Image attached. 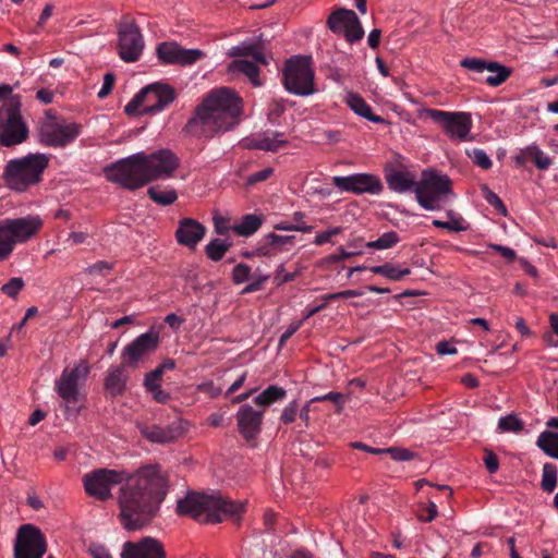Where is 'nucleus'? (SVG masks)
<instances>
[{
	"label": "nucleus",
	"mask_w": 558,
	"mask_h": 558,
	"mask_svg": "<svg viewBox=\"0 0 558 558\" xmlns=\"http://www.w3.org/2000/svg\"><path fill=\"white\" fill-rule=\"evenodd\" d=\"M88 496L105 501L112 497V488H120L118 504L121 524L128 531L148 525L157 515L169 488L168 473L158 464H148L134 473L98 469L82 478Z\"/></svg>",
	"instance_id": "nucleus-1"
},
{
	"label": "nucleus",
	"mask_w": 558,
	"mask_h": 558,
	"mask_svg": "<svg viewBox=\"0 0 558 558\" xmlns=\"http://www.w3.org/2000/svg\"><path fill=\"white\" fill-rule=\"evenodd\" d=\"M242 110V99L233 89L216 88L196 107L186 123V132L195 137L210 138L230 131L240 123Z\"/></svg>",
	"instance_id": "nucleus-2"
},
{
	"label": "nucleus",
	"mask_w": 558,
	"mask_h": 558,
	"mask_svg": "<svg viewBox=\"0 0 558 558\" xmlns=\"http://www.w3.org/2000/svg\"><path fill=\"white\" fill-rule=\"evenodd\" d=\"M179 166L177 155L165 148L151 154L141 151L121 159L107 167L105 174L111 182L136 190L151 181L172 177Z\"/></svg>",
	"instance_id": "nucleus-3"
},
{
	"label": "nucleus",
	"mask_w": 558,
	"mask_h": 558,
	"mask_svg": "<svg viewBox=\"0 0 558 558\" xmlns=\"http://www.w3.org/2000/svg\"><path fill=\"white\" fill-rule=\"evenodd\" d=\"M244 504L223 498L220 494L189 493L177 502V513L205 523H219L226 518H238Z\"/></svg>",
	"instance_id": "nucleus-4"
},
{
	"label": "nucleus",
	"mask_w": 558,
	"mask_h": 558,
	"mask_svg": "<svg viewBox=\"0 0 558 558\" xmlns=\"http://www.w3.org/2000/svg\"><path fill=\"white\" fill-rule=\"evenodd\" d=\"M48 165L49 158L45 154H28L22 158L9 160L2 178L10 190L25 192L41 181Z\"/></svg>",
	"instance_id": "nucleus-5"
},
{
	"label": "nucleus",
	"mask_w": 558,
	"mask_h": 558,
	"mask_svg": "<svg viewBox=\"0 0 558 558\" xmlns=\"http://www.w3.org/2000/svg\"><path fill=\"white\" fill-rule=\"evenodd\" d=\"M39 216L28 215L20 218H7L0 221V258L7 259L15 245L23 244L38 234L43 228Z\"/></svg>",
	"instance_id": "nucleus-6"
},
{
	"label": "nucleus",
	"mask_w": 558,
	"mask_h": 558,
	"mask_svg": "<svg viewBox=\"0 0 558 558\" xmlns=\"http://www.w3.org/2000/svg\"><path fill=\"white\" fill-rule=\"evenodd\" d=\"M21 98L11 96L0 107V145L13 147L24 143L29 135L27 123L21 113Z\"/></svg>",
	"instance_id": "nucleus-7"
},
{
	"label": "nucleus",
	"mask_w": 558,
	"mask_h": 558,
	"mask_svg": "<svg viewBox=\"0 0 558 558\" xmlns=\"http://www.w3.org/2000/svg\"><path fill=\"white\" fill-rule=\"evenodd\" d=\"M452 194V182L447 174L433 169L422 172L421 181L415 186L417 203L426 210H439L447 197Z\"/></svg>",
	"instance_id": "nucleus-8"
},
{
	"label": "nucleus",
	"mask_w": 558,
	"mask_h": 558,
	"mask_svg": "<svg viewBox=\"0 0 558 558\" xmlns=\"http://www.w3.org/2000/svg\"><path fill=\"white\" fill-rule=\"evenodd\" d=\"M175 99L174 89L162 83H154L142 88L125 106L129 116L157 113L166 109Z\"/></svg>",
	"instance_id": "nucleus-9"
},
{
	"label": "nucleus",
	"mask_w": 558,
	"mask_h": 558,
	"mask_svg": "<svg viewBox=\"0 0 558 558\" xmlns=\"http://www.w3.org/2000/svg\"><path fill=\"white\" fill-rule=\"evenodd\" d=\"M283 85L289 93L298 96L314 94V71L311 66V58L294 56L287 60L283 68Z\"/></svg>",
	"instance_id": "nucleus-10"
},
{
	"label": "nucleus",
	"mask_w": 558,
	"mask_h": 558,
	"mask_svg": "<svg viewBox=\"0 0 558 558\" xmlns=\"http://www.w3.org/2000/svg\"><path fill=\"white\" fill-rule=\"evenodd\" d=\"M422 114L439 124L453 141L469 142L473 138L471 135L473 123L469 112H450L426 108L422 110Z\"/></svg>",
	"instance_id": "nucleus-11"
},
{
	"label": "nucleus",
	"mask_w": 558,
	"mask_h": 558,
	"mask_svg": "<svg viewBox=\"0 0 558 558\" xmlns=\"http://www.w3.org/2000/svg\"><path fill=\"white\" fill-rule=\"evenodd\" d=\"M81 124L66 123L47 114L40 122L38 133L40 142L52 147H63L81 134Z\"/></svg>",
	"instance_id": "nucleus-12"
},
{
	"label": "nucleus",
	"mask_w": 558,
	"mask_h": 558,
	"mask_svg": "<svg viewBox=\"0 0 558 558\" xmlns=\"http://www.w3.org/2000/svg\"><path fill=\"white\" fill-rule=\"evenodd\" d=\"M89 374V365L82 360L72 369L64 368L61 376L54 383V390L64 402L65 413L69 414L70 404L78 401V384L84 381Z\"/></svg>",
	"instance_id": "nucleus-13"
},
{
	"label": "nucleus",
	"mask_w": 558,
	"mask_h": 558,
	"mask_svg": "<svg viewBox=\"0 0 558 558\" xmlns=\"http://www.w3.org/2000/svg\"><path fill=\"white\" fill-rule=\"evenodd\" d=\"M144 49V38L133 19L125 17L118 25V53L125 62H135Z\"/></svg>",
	"instance_id": "nucleus-14"
},
{
	"label": "nucleus",
	"mask_w": 558,
	"mask_h": 558,
	"mask_svg": "<svg viewBox=\"0 0 558 558\" xmlns=\"http://www.w3.org/2000/svg\"><path fill=\"white\" fill-rule=\"evenodd\" d=\"M160 343L159 333L149 330L136 337L125 345L121 352V362L125 367L136 368L158 349Z\"/></svg>",
	"instance_id": "nucleus-15"
},
{
	"label": "nucleus",
	"mask_w": 558,
	"mask_h": 558,
	"mask_svg": "<svg viewBox=\"0 0 558 558\" xmlns=\"http://www.w3.org/2000/svg\"><path fill=\"white\" fill-rule=\"evenodd\" d=\"M46 550V537L38 527L32 524L20 526L13 546V558H43Z\"/></svg>",
	"instance_id": "nucleus-16"
},
{
	"label": "nucleus",
	"mask_w": 558,
	"mask_h": 558,
	"mask_svg": "<svg viewBox=\"0 0 558 558\" xmlns=\"http://www.w3.org/2000/svg\"><path fill=\"white\" fill-rule=\"evenodd\" d=\"M332 184L343 192H351L356 195L371 194L379 195L384 190L380 178L373 173H354L345 177H333Z\"/></svg>",
	"instance_id": "nucleus-17"
},
{
	"label": "nucleus",
	"mask_w": 558,
	"mask_h": 558,
	"mask_svg": "<svg viewBox=\"0 0 558 558\" xmlns=\"http://www.w3.org/2000/svg\"><path fill=\"white\" fill-rule=\"evenodd\" d=\"M327 25L335 34L343 35L351 44L364 36V29L353 10L341 8L333 11L327 20Z\"/></svg>",
	"instance_id": "nucleus-18"
},
{
	"label": "nucleus",
	"mask_w": 558,
	"mask_h": 558,
	"mask_svg": "<svg viewBox=\"0 0 558 558\" xmlns=\"http://www.w3.org/2000/svg\"><path fill=\"white\" fill-rule=\"evenodd\" d=\"M158 58L167 64L189 65L204 57L199 49H184L173 41L161 43L157 46Z\"/></svg>",
	"instance_id": "nucleus-19"
},
{
	"label": "nucleus",
	"mask_w": 558,
	"mask_h": 558,
	"mask_svg": "<svg viewBox=\"0 0 558 558\" xmlns=\"http://www.w3.org/2000/svg\"><path fill=\"white\" fill-rule=\"evenodd\" d=\"M462 68H465L474 73L482 74L487 71L489 74L486 76L485 82L489 86L501 85L511 74V70L498 62H486L477 58H465L460 62Z\"/></svg>",
	"instance_id": "nucleus-20"
},
{
	"label": "nucleus",
	"mask_w": 558,
	"mask_h": 558,
	"mask_svg": "<svg viewBox=\"0 0 558 558\" xmlns=\"http://www.w3.org/2000/svg\"><path fill=\"white\" fill-rule=\"evenodd\" d=\"M187 430V423L177 418L169 425L142 426L141 434L144 438L155 444H168L182 437Z\"/></svg>",
	"instance_id": "nucleus-21"
},
{
	"label": "nucleus",
	"mask_w": 558,
	"mask_h": 558,
	"mask_svg": "<svg viewBox=\"0 0 558 558\" xmlns=\"http://www.w3.org/2000/svg\"><path fill=\"white\" fill-rule=\"evenodd\" d=\"M264 410H254L250 404L239 408L235 418L239 433L247 441L254 440L262 430Z\"/></svg>",
	"instance_id": "nucleus-22"
},
{
	"label": "nucleus",
	"mask_w": 558,
	"mask_h": 558,
	"mask_svg": "<svg viewBox=\"0 0 558 558\" xmlns=\"http://www.w3.org/2000/svg\"><path fill=\"white\" fill-rule=\"evenodd\" d=\"M121 558H166V551L158 539L147 536L136 543H124Z\"/></svg>",
	"instance_id": "nucleus-23"
},
{
	"label": "nucleus",
	"mask_w": 558,
	"mask_h": 558,
	"mask_svg": "<svg viewBox=\"0 0 558 558\" xmlns=\"http://www.w3.org/2000/svg\"><path fill=\"white\" fill-rule=\"evenodd\" d=\"M206 228L199 221L193 218H183L179 221L175 230V239L179 244L195 248L203 240Z\"/></svg>",
	"instance_id": "nucleus-24"
},
{
	"label": "nucleus",
	"mask_w": 558,
	"mask_h": 558,
	"mask_svg": "<svg viewBox=\"0 0 558 558\" xmlns=\"http://www.w3.org/2000/svg\"><path fill=\"white\" fill-rule=\"evenodd\" d=\"M286 144L287 140L278 132L259 133L244 141L245 147L265 151H277Z\"/></svg>",
	"instance_id": "nucleus-25"
},
{
	"label": "nucleus",
	"mask_w": 558,
	"mask_h": 558,
	"mask_svg": "<svg viewBox=\"0 0 558 558\" xmlns=\"http://www.w3.org/2000/svg\"><path fill=\"white\" fill-rule=\"evenodd\" d=\"M385 179L388 187L397 193H405L411 190L415 192V186L417 185L415 175L407 170L391 169L386 171Z\"/></svg>",
	"instance_id": "nucleus-26"
},
{
	"label": "nucleus",
	"mask_w": 558,
	"mask_h": 558,
	"mask_svg": "<svg viewBox=\"0 0 558 558\" xmlns=\"http://www.w3.org/2000/svg\"><path fill=\"white\" fill-rule=\"evenodd\" d=\"M529 161H533L539 170H546L553 165L551 158L537 145L526 146L514 156V162L518 167H523Z\"/></svg>",
	"instance_id": "nucleus-27"
},
{
	"label": "nucleus",
	"mask_w": 558,
	"mask_h": 558,
	"mask_svg": "<svg viewBox=\"0 0 558 558\" xmlns=\"http://www.w3.org/2000/svg\"><path fill=\"white\" fill-rule=\"evenodd\" d=\"M128 377L124 374L123 365L110 366L107 371L104 388L111 397L121 396L126 388Z\"/></svg>",
	"instance_id": "nucleus-28"
},
{
	"label": "nucleus",
	"mask_w": 558,
	"mask_h": 558,
	"mask_svg": "<svg viewBox=\"0 0 558 558\" xmlns=\"http://www.w3.org/2000/svg\"><path fill=\"white\" fill-rule=\"evenodd\" d=\"M229 57H252L253 60L260 64H266L267 60L264 53V47L259 41L245 40L233 46L228 51Z\"/></svg>",
	"instance_id": "nucleus-29"
},
{
	"label": "nucleus",
	"mask_w": 558,
	"mask_h": 558,
	"mask_svg": "<svg viewBox=\"0 0 558 558\" xmlns=\"http://www.w3.org/2000/svg\"><path fill=\"white\" fill-rule=\"evenodd\" d=\"M345 104L354 113L364 119H367L371 122H385L384 118L373 113L371 106L367 105V102L359 94L352 92L348 93L345 97Z\"/></svg>",
	"instance_id": "nucleus-30"
},
{
	"label": "nucleus",
	"mask_w": 558,
	"mask_h": 558,
	"mask_svg": "<svg viewBox=\"0 0 558 558\" xmlns=\"http://www.w3.org/2000/svg\"><path fill=\"white\" fill-rule=\"evenodd\" d=\"M258 64L260 63L255 60H234L229 64L228 72L230 74L242 73L254 86H260Z\"/></svg>",
	"instance_id": "nucleus-31"
},
{
	"label": "nucleus",
	"mask_w": 558,
	"mask_h": 558,
	"mask_svg": "<svg viewBox=\"0 0 558 558\" xmlns=\"http://www.w3.org/2000/svg\"><path fill=\"white\" fill-rule=\"evenodd\" d=\"M263 223L262 216L255 214L244 215L241 220L232 226V231L240 236H251Z\"/></svg>",
	"instance_id": "nucleus-32"
},
{
	"label": "nucleus",
	"mask_w": 558,
	"mask_h": 558,
	"mask_svg": "<svg viewBox=\"0 0 558 558\" xmlns=\"http://www.w3.org/2000/svg\"><path fill=\"white\" fill-rule=\"evenodd\" d=\"M287 395V391L279 386L271 385L257 395L253 401L256 405L263 408L271 405L272 403L282 400Z\"/></svg>",
	"instance_id": "nucleus-33"
},
{
	"label": "nucleus",
	"mask_w": 558,
	"mask_h": 558,
	"mask_svg": "<svg viewBox=\"0 0 558 558\" xmlns=\"http://www.w3.org/2000/svg\"><path fill=\"white\" fill-rule=\"evenodd\" d=\"M369 270L376 275H381L392 281H399L411 274L410 268H400L399 266H395L389 263L379 266H373L369 268Z\"/></svg>",
	"instance_id": "nucleus-34"
},
{
	"label": "nucleus",
	"mask_w": 558,
	"mask_h": 558,
	"mask_svg": "<svg viewBox=\"0 0 558 558\" xmlns=\"http://www.w3.org/2000/svg\"><path fill=\"white\" fill-rule=\"evenodd\" d=\"M147 193L151 201L162 206L171 205L178 199L177 191L172 187L151 186Z\"/></svg>",
	"instance_id": "nucleus-35"
},
{
	"label": "nucleus",
	"mask_w": 558,
	"mask_h": 558,
	"mask_svg": "<svg viewBox=\"0 0 558 558\" xmlns=\"http://www.w3.org/2000/svg\"><path fill=\"white\" fill-rule=\"evenodd\" d=\"M536 445L548 456L558 459V433L543 432Z\"/></svg>",
	"instance_id": "nucleus-36"
},
{
	"label": "nucleus",
	"mask_w": 558,
	"mask_h": 558,
	"mask_svg": "<svg viewBox=\"0 0 558 558\" xmlns=\"http://www.w3.org/2000/svg\"><path fill=\"white\" fill-rule=\"evenodd\" d=\"M231 243L222 239H214L205 246L207 257L214 262H219L228 252Z\"/></svg>",
	"instance_id": "nucleus-37"
},
{
	"label": "nucleus",
	"mask_w": 558,
	"mask_h": 558,
	"mask_svg": "<svg viewBox=\"0 0 558 558\" xmlns=\"http://www.w3.org/2000/svg\"><path fill=\"white\" fill-rule=\"evenodd\" d=\"M557 485V468L555 464L545 463L542 471V489L553 493Z\"/></svg>",
	"instance_id": "nucleus-38"
},
{
	"label": "nucleus",
	"mask_w": 558,
	"mask_h": 558,
	"mask_svg": "<svg viewBox=\"0 0 558 558\" xmlns=\"http://www.w3.org/2000/svg\"><path fill=\"white\" fill-rule=\"evenodd\" d=\"M267 242L271 246L272 250L276 251H287L289 247L294 245V235H279L276 233H269L267 236Z\"/></svg>",
	"instance_id": "nucleus-39"
},
{
	"label": "nucleus",
	"mask_w": 558,
	"mask_h": 558,
	"mask_svg": "<svg viewBox=\"0 0 558 558\" xmlns=\"http://www.w3.org/2000/svg\"><path fill=\"white\" fill-rule=\"evenodd\" d=\"M399 242V236L395 231L386 232L375 241L366 244L369 248L386 250L390 248Z\"/></svg>",
	"instance_id": "nucleus-40"
},
{
	"label": "nucleus",
	"mask_w": 558,
	"mask_h": 558,
	"mask_svg": "<svg viewBox=\"0 0 558 558\" xmlns=\"http://www.w3.org/2000/svg\"><path fill=\"white\" fill-rule=\"evenodd\" d=\"M498 428L501 432H520L523 429V423L515 415L510 414L499 418Z\"/></svg>",
	"instance_id": "nucleus-41"
},
{
	"label": "nucleus",
	"mask_w": 558,
	"mask_h": 558,
	"mask_svg": "<svg viewBox=\"0 0 558 558\" xmlns=\"http://www.w3.org/2000/svg\"><path fill=\"white\" fill-rule=\"evenodd\" d=\"M468 156L482 169H489L493 165L489 156L483 149L474 148L471 151H468Z\"/></svg>",
	"instance_id": "nucleus-42"
},
{
	"label": "nucleus",
	"mask_w": 558,
	"mask_h": 558,
	"mask_svg": "<svg viewBox=\"0 0 558 558\" xmlns=\"http://www.w3.org/2000/svg\"><path fill=\"white\" fill-rule=\"evenodd\" d=\"M24 288V281L20 277L11 278L5 284L1 287V292L9 298H15Z\"/></svg>",
	"instance_id": "nucleus-43"
},
{
	"label": "nucleus",
	"mask_w": 558,
	"mask_h": 558,
	"mask_svg": "<svg viewBox=\"0 0 558 558\" xmlns=\"http://www.w3.org/2000/svg\"><path fill=\"white\" fill-rule=\"evenodd\" d=\"M251 267L246 264H238L232 270V280L235 284H240L248 280Z\"/></svg>",
	"instance_id": "nucleus-44"
},
{
	"label": "nucleus",
	"mask_w": 558,
	"mask_h": 558,
	"mask_svg": "<svg viewBox=\"0 0 558 558\" xmlns=\"http://www.w3.org/2000/svg\"><path fill=\"white\" fill-rule=\"evenodd\" d=\"M484 198L489 205L495 207L501 215H507V208L502 201L500 199V197L496 193L490 191L488 187L484 189Z\"/></svg>",
	"instance_id": "nucleus-45"
},
{
	"label": "nucleus",
	"mask_w": 558,
	"mask_h": 558,
	"mask_svg": "<svg viewBox=\"0 0 558 558\" xmlns=\"http://www.w3.org/2000/svg\"><path fill=\"white\" fill-rule=\"evenodd\" d=\"M274 229L279 231H300L303 233H310L313 231L314 227L306 223L293 225L287 221H281L279 223H276L274 226Z\"/></svg>",
	"instance_id": "nucleus-46"
},
{
	"label": "nucleus",
	"mask_w": 558,
	"mask_h": 558,
	"mask_svg": "<svg viewBox=\"0 0 558 558\" xmlns=\"http://www.w3.org/2000/svg\"><path fill=\"white\" fill-rule=\"evenodd\" d=\"M342 231H343V229L341 227H332V228L327 229L326 231L318 232L315 235L314 244L315 245L326 244V243L330 242V239L332 236L342 233Z\"/></svg>",
	"instance_id": "nucleus-47"
},
{
	"label": "nucleus",
	"mask_w": 558,
	"mask_h": 558,
	"mask_svg": "<svg viewBox=\"0 0 558 558\" xmlns=\"http://www.w3.org/2000/svg\"><path fill=\"white\" fill-rule=\"evenodd\" d=\"M298 411H299V404L294 400L283 408L281 416H280V421L283 424H290V423L294 422L296 418V415H298Z\"/></svg>",
	"instance_id": "nucleus-48"
},
{
	"label": "nucleus",
	"mask_w": 558,
	"mask_h": 558,
	"mask_svg": "<svg viewBox=\"0 0 558 558\" xmlns=\"http://www.w3.org/2000/svg\"><path fill=\"white\" fill-rule=\"evenodd\" d=\"M386 452L389 453L395 461H410L414 457L411 450L404 448L391 447L386 449Z\"/></svg>",
	"instance_id": "nucleus-49"
},
{
	"label": "nucleus",
	"mask_w": 558,
	"mask_h": 558,
	"mask_svg": "<svg viewBox=\"0 0 558 558\" xmlns=\"http://www.w3.org/2000/svg\"><path fill=\"white\" fill-rule=\"evenodd\" d=\"M230 220L221 215L214 216V227L215 231L219 235L227 234L230 230H232V226L229 225Z\"/></svg>",
	"instance_id": "nucleus-50"
},
{
	"label": "nucleus",
	"mask_w": 558,
	"mask_h": 558,
	"mask_svg": "<svg viewBox=\"0 0 558 558\" xmlns=\"http://www.w3.org/2000/svg\"><path fill=\"white\" fill-rule=\"evenodd\" d=\"M162 377V368H156L153 372L146 374L144 379V386L147 390L153 389L154 387H158L159 381Z\"/></svg>",
	"instance_id": "nucleus-51"
},
{
	"label": "nucleus",
	"mask_w": 558,
	"mask_h": 558,
	"mask_svg": "<svg viewBox=\"0 0 558 558\" xmlns=\"http://www.w3.org/2000/svg\"><path fill=\"white\" fill-rule=\"evenodd\" d=\"M274 173V169L268 167V168H265L260 171H257L253 174H251L248 178H247V181L246 183L248 185H253V184H256L258 182H263V181H266L269 177H271V174Z\"/></svg>",
	"instance_id": "nucleus-52"
},
{
	"label": "nucleus",
	"mask_w": 558,
	"mask_h": 558,
	"mask_svg": "<svg viewBox=\"0 0 558 558\" xmlns=\"http://www.w3.org/2000/svg\"><path fill=\"white\" fill-rule=\"evenodd\" d=\"M114 81H116V78L112 73L105 74L102 86H101L100 90L98 92V97L100 99L106 98L111 93Z\"/></svg>",
	"instance_id": "nucleus-53"
},
{
	"label": "nucleus",
	"mask_w": 558,
	"mask_h": 558,
	"mask_svg": "<svg viewBox=\"0 0 558 558\" xmlns=\"http://www.w3.org/2000/svg\"><path fill=\"white\" fill-rule=\"evenodd\" d=\"M353 255H355V253L348 252L343 247H339L338 248V253H335V254H331V255L327 256L325 258V260L328 264H337V263H340V262H342V260H344L347 258L352 257Z\"/></svg>",
	"instance_id": "nucleus-54"
},
{
	"label": "nucleus",
	"mask_w": 558,
	"mask_h": 558,
	"mask_svg": "<svg viewBox=\"0 0 558 558\" xmlns=\"http://www.w3.org/2000/svg\"><path fill=\"white\" fill-rule=\"evenodd\" d=\"M484 463L489 473H495L498 470L499 461L497 456L488 451L484 457Z\"/></svg>",
	"instance_id": "nucleus-55"
},
{
	"label": "nucleus",
	"mask_w": 558,
	"mask_h": 558,
	"mask_svg": "<svg viewBox=\"0 0 558 558\" xmlns=\"http://www.w3.org/2000/svg\"><path fill=\"white\" fill-rule=\"evenodd\" d=\"M294 278H295V275L287 272L283 265H280L275 274V281L278 284H282L284 282L292 281V280H294Z\"/></svg>",
	"instance_id": "nucleus-56"
},
{
	"label": "nucleus",
	"mask_w": 558,
	"mask_h": 558,
	"mask_svg": "<svg viewBox=\"0 0 558 558\" xmlns=\"http://www.w3.org/2000/svg\"><path fill=\"white\" fill-rule=\"evenodd\" d=\"M342 400V395L339 392L330 391L326 395L314 397L310 400V402H323V401H332L335 403H339Z\"/></svg>",
	"instance_id": "nucleus-57"
},
{
	"label": "nucleus",
	"mask_w": 558,
	"mask_h": 558,
	"mask_svg": "<svg viewBox=\"0 0 558 558\" xmlns=\"http://www.w3.org/2000/svg\"><path fill=\"white\" fill-rule=\"evenodd\" d=\"M198 390L215 398L221 393V388L217 387L213 381H207L198 386Z\"/></svg>",
	"instance_id": "nucleus-58"
},
{
	"label": "nucleus",
	"mask_w": 558,
	"mask_h": 558,
	"mask_svg": "<svg viewBox=\"0 0 558 558\" xmlns=\"http://www.w3.org/2000/svg\"><path fill=\"white\" fill-rule=\"evenodd\" d=\"M490 247L500 253V255L509 262H512L515 258V252L508 246L493 244Z\"/></svg>",
	"instance_id": "nucleus-59"
},
{
	"label": "nucleus",
	"mask_w": 558,
	"mask_h": 558,
	"mask_svg": "<svg viewBox=\"0 0 558 558\" xmlns=\"http://www.w3.org/2000/svg\"><path fill=\"white\" fill-rule=\"evenodd\" d=\"M433 226L441 229H447L450 231H461L463 230V227L460 226L458 221H441V220H434Z\"/></svg>",
	"instance_id": "nucleus-60"
},
{
	"label": "nucleus",
	"mask_w": 558,
	"mask_h": 558,
	"mask_svg": "<svg viewBox=\"0 0 558 558\" xmlns=\"http://www.w3.org/2000/svg\"><path fill=\"white\" fill-rule=\"evenodd\" d=\"M148 391L153 395V398L159 403H166L170 399V395L167 391H165L160 386L154 387Z\"/></svg>",
	"instance_id": "nucleus-61"
},
{
	"label": "nucleus",
	"mask_w": 558,
	"mask_h": 558,
	"mask_svg": "<svg viewBox=\"0 0 558 558\" xmlns=\"http://www.w3.org/2000/svg\"><path fill=\"white\" fill-rule=\"evenodd\" d=\"M436 351L440 355L456 354L457 348L448 341H440L436 345Z\"/></svg>",
	"instance_id": "nucleus-62"
},
{
	"label": "nucleus",
	"mask_w": 558,
	"mask_h": 558,
	"mask_svg": "<svg viewBox=\"0 0 558 558\" xmlns=\"http://www.w3.org/2000/svg\"><path fill=\"white\" fill-rule=\"evenodd\" d=\"M427 515L418 514V520L423 522H432L438 514L437 506L434 501H429L426 509Z\"/></svg>",
	"instance_id": "nucleus-63"
},
{
	"label": "nucleus",
	"mask_w": 558,
	"mask_h": 558,
	"mask_svg": "<svg viewBox=\"0 0 558 558\" xmlns=\"http://www.w3.org/2000/svg\"><path fill=\"white\" fill-rule=\"evenodd\" d=\"M89 553L93 558H112L108 549L101 545H92Z\"/></svg>",
	"instance_id": "nucleus-64"
}]
</instances>
